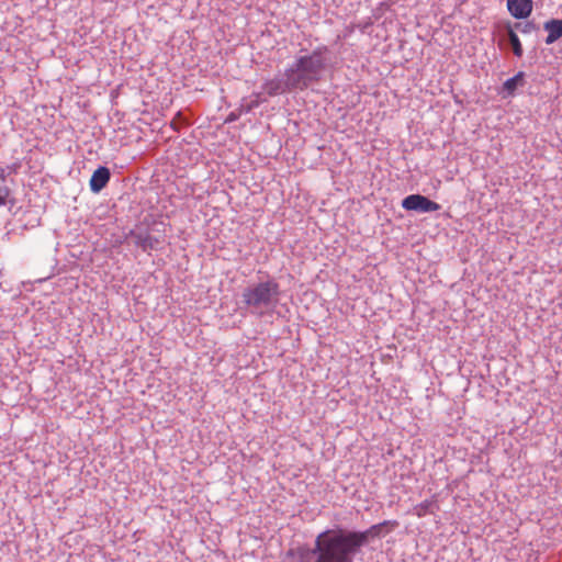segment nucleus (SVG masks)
<instances>
[{
    "mask_svg": "<svg viewBox=\"0 0 562 562\" xmlns=\"http://www.w3.org/2000/svg\"><path fill=\"white\" fill-rule=\"evenodd\" d=\"M543 30L548 32L544 42L551 45L562 37V19H551L544 22Z\"/></svg>",
    "mask_w": 562,
    "mask_h": 562,
    "instance_id": "10",
    "label": "nucleus"
},
{
    "mask_svg": "<svg viewBox=\"0 0 562 562\" xmlns=\"http://www.w3.org/2000/svg\"><path fill=\"white\" fill-rule=\"evenodd\" d=\"M328 52L326 46L316 47L312 53L296 56L295 59L285 68L288 77L297 91H304L311 86L318 83L327 68L325 54Z\"/></svg>",
    "mask_w": 562,
    "mask_h": 562,
    "instance_id": "2",
    "label": "nucleus"
},
{
    "mask_svg": "<svg viewBox=\"0 0 562 562\" xmlns=\"http://www.w3.org/2000/svg\"><path fill=\"white\" fill-rule=\"evenodd\" d=\"M402 207L406 211L430 213L440 210V205L422 194H409L402 200Z\"/></svg>",
    "mask_w": 562,
    "mask_h": 562,
    "instance_id": "5",
    "label": "nucleus"
},
{
    "mask_svg": "<svg viewBox=\"0 0 562 562\" xmlns=\"http://www.w3.org/2000/svg\"><path fill=\"white\" fill-rule=\"evenodd\" d=\"M513 27L514 30H518L524 34H530L539 29L533 21H527L525 23L516 22L513 24Z\"/></svg>",
    "mask_w": 562,
    "mask_h": 562,
    "instance_id": "14",
    "label": "nucleus"
},
{
    "mask_svg": "<svg viewBox=\"0 0 562 562\" xmlns=\"http://www.w3.org/2000/svg\"><path fill=\"white\" fill-rule=\"evenodd\" d=\"M359 550L352 531L327 529L316 536L311 554L314 562H352Z\"/></svg>",
    "mask_w": 562,
    "mask_h": 562,
    "instance_id": "1",
    "label": "nucleus"
},
{
    "mask_svg": "<svg viewBox=\"0 0 562 562\" xmlns=\"http://www.w3.org/2000/svg\"><path fill=\"white\" fill-rule=\"evenodd\" d=\"M259 104H260L259 100L250 101L247 105H241L240 112L248 113V112L252 111L254 109H256L257 106H259Z\"/></svg>",
    "mask_w": 562,
    "mask_h": 562,
    "instance_id": "17",
    "label": "nucleus"
},
{
    "mask_svg": "<svg viewBox=\"0 0 562 562\" xmlns=\"http://www.w3.org/2000/svg\"><path fill=\"white\" fill-rule=\"evenodd\" d=\"M439 506L436 501L425 499L424 502L414 506L413 514L420 518L428 514H435Z\"/></svg>",
    "mask_w": 562,
    "mask_h": 562,
    "instance_id": "12",
    "label": "nucleus"
},
{
    "mask_svg": "<svg viewBox=\"0 0 562 562\" xmlns=\"http://www.w3.org/2000/svg\"><path fill=\"white\" fill-rule=\"evenodd\" d=\"M240 113H241L240 111H239V113L232 112L227 116L226 122H234V121H236L239 117Z\"/></svg>",
    "mask_w": 562,
    "mask_h": 562,
    "instance_id": "18",
    "label": "nucleus"
},
{
    "mask_svg": "<svg viewBox=\"0 0 562 562\" xmlns=\"http://www.w3.org/2000/svg\"><path fill=\"white\" fill-rule=\"evenodd\" d=\"M280 295V284L268 277L263 281L248 284L241 292V303L248 313L262 317L276 310Z\"/></svg>",
    "mask_w": 562,
    "mask_h": 562,
    "instance_id": "3",
    "label": "nucleus"
},
{
    "mask_svg": "<svg viewBox=\"0 0 562 562\" xmlns=\"http://www.w3.org/2000/svg\"><path fill=\"white\" fill-rule=\"evenodd\" d=\"M184 124H187V119L182 115L181 112H177V114L175 115V117L170 122V126L175 131H179L180 126L184 125Z\"/></svg>",
    "mask_w": 562,
    "mask_h": 562,
    "instance_id": "15",
    "label": "nucleus"
},
{
    "mask_svg": "<svg viewBox=\"0 0 562 562\" xmlns=\"http://www.w3.org/2000/svg\"><path fill=\"white\" fill-rule=\"evenodd\" d=\"M7 178L5 170L3 168H0V180L4 181Z\"/></svg>",
    "mask_w": 562,
    "mask_h": 562,
    "instance_id": "19",
    "label": "nucleus"
},
{
    "mask_svg": "<svg viewBox=\"0 0 562 562\" xmlns=\"http://www.w3.org/2000/svg\"><path fill=\"white\" fill-rule=\"evenodd\" d=\"M262 90L269 95L274 97L278 94H283L285 92L297 91L292 83L290 77H288V71L284 69L282 75H278L272 79L265 81L262 85Z\"/></svg>",
    "mask_w": 562,
    "mask_h": 562,
    "instance_id": "6",
    "label": "nucleus"
},
{
    "mask_svg": "<svg viewBox=\"0 0 562 562\" xmlns=\"http://www.w3.org/2000/svg\"><path fill=\"white\" fill-rule=\"evenodd\" d=\"M524 83H525V72L518 71L514 77L507 79L503 83V91H505L507 95H514L517 87L524 86Z\"/></svg>",
    "mask_w": 562,
    "mask_h": 562,
    "instance_id": "13",
    "label": "nucleus"
},
{
    "mask_svg": "<svg viewBox=\"0 0 562 562\" xmlns=\"http://www.w3.org/2000/svg\"><path fill=\"white\" fill-rule=\"evenodd\" d=\"M11 190L7 186H0V206L7 204Z\"/></svg>",
    "mask_w": 562,
    "mask_h": 562,
    "instance_id": "16",
    "label": "nucleus"
},
{
    "mask_svg": "<svg viewBox=\"0 0 562 562\" xmlns=\"http://www.w3.org/2000/svg\"><path fill=\"white\" fill-rule=\"evenodd\" d=\"M503 30L506 33V36L508 38V42L512 46L513 53L516 57H521L524 54L521 42L516 34L513 24L510 21H507L503 24Z\"/></svg>",
    "mask_w": 562,
    "mask_h": 562,
    "instance_id": "11",
    "label": "nucleus"
},
{
    "mask_svg": "<svg viewBox=\"0 0 562 562\" xmlns=\"http://www.w3.org/2000/svg\"><path fill=\"white\" fill-rule=\"evenodd\" d=\"M131 237L135 246L142 248L144 251L157 249L160 245V239L153 236L148 231L132 232Z\"/></svg>",
    "mask_w": 562,
    "mask_h": 562,
    "instance_id": "7",
    "label": "nucleus"
},
{
    "mask_svg": "<svg viewBox=\"0 0 562 562\" xmlns=\"http://www.w3.org/2000/svg\"><path fill=\"white\" fill-rule=\"evenodd\" d=\"M533 9L532 0H507V10L517 20L527 19Z\"/></svg>",
    "mask_w": 562,
    "mask_h": 562,
    "instance_id": "8",
    "label": "nucleus"
},
{
    "mask_svg": "<svg viewBox=\"0 0 562 562\" xmlns=\"http://www.w3.org/2000/svg\"><path fill=\"white\" fill-rule=\"evenodd\" d=\"M111 179L110 169L105 166H99L92 173L89 186L93 193L102 191Z\"/></svg>",
    "mask_w": 562,
    "mask_h": 562,
    "instance_id": "9",
    "label": "nucleus"
},
{
    "mask_svg": "<svg viewBox=\"0 0 562 562\" xmlns=\"http://www.w3.org/2000/svg\"><path fill=\"white\" fill-rule=\"evenodd\" d=\"M398 526L396 520H384L380 524L372 525L364 531H352V535L359 546L363 547L368 543L369 539L380 538L385 536Z\"/></svg>",
    "mask_w": 562,
    "mask_h": 562,
    "instance_id": "4",
    "label": "nucleus"
}]
</instances>
